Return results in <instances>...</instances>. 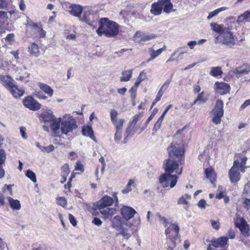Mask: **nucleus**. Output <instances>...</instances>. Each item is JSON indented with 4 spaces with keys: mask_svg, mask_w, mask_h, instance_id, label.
<instances>
[{
    "mask_svg": "<svg viewBox=\"0 0 250 250\" xmlns=\"http://www.w3.org/2000/svg\"><path fill=\"white\" fill-rule=\"evenodd\" d=\"M6 159V154L3 149H0V165H2Z\"/></svg>",
    "mask_w": 250,
    "mask_h": 250,
    "instance_id": "obj_54",
    "label": "nucleus"
},
{
    "mask_svg": "<svg viewBox=\"0 0 250 250\" xmlns=\"http://www.w3.org/2000/svg\"><path fill=\"white\" fill-rule=\"evenodd\" d=\"M179 241V238H167L166 244L167 248L170 250H173L176 247L177 242Z\"/></svg>",
    "mask_w": 250,
    "mask_h": 250,
    "instance_id": "obj_31",
    "label": "nucleus"
},
{
    "mask_svg": "<svg viewBox=\"0 0 250 250\" xmlns=\"http://www.w3.org/2000/svg\"><path fill=\"white\" fill-rule=\"evenodd\" d=\"M114 202L112 198L108 196H104L100 200L97 202L96 209L102 214L104 219H108L116 213V209L114 208H107L111 206Z\"/></svg>",
    "mask_w": 250,
    "mask_h": 250,
    "instance_id": "obj_2",
    "label": "nucleus"
},
{
    "mask_svg": "<svg viewBox=\"0 0 250 250\" xmlns=\"http://www.w3.org/2000/svg\"><path fill=\"white\" fill-rule=\"evenodd\" d=\"M250 72V66L243 64L232 70L230 73L239 77L242 75L247 74Z\"/></svg>",
    "mask_w": 250,
    "mask_h": 250,
    "instance_id": "obj_18",
    "label": "nucleus"
},
{
    "mask_svg": "<svg viewBox=\"0 0 250 250\" xmlns=\"http://www.w3.org/2000/svg\"><path fill=\"white\" fill-rule=\"evenodd\" d=\"M8 200L10 204V207L14 210H19L21 208V204L20 201L17 199H14L11 197H8Z\"/></svg>",
    "mask_w": 250,
    "mask_h": 250,
    "instance_id": "obj_30",
    "label": "nucleus"
},
{
    "mask_svg": "<svg viewBox=\"0 0 250 250\" xmlns=\"http://www.w3.org/2000/svg\"><path fill=\"white\" fill-rule=\"evenodd\" d=\"M133 126L132 125H131L130 124V125H129V126L128 127L126 128V130H125V135H126V136H133L135 133V131H133Z\"/></svg>",
    "mask_w": 250,
    "mask_h": 250,
    "instance_id": "obj_51",
    "label": "nucleus"
},
{
    "mask_svg": "<svg viewBox=\"0 0 250 250\" xmlns=\"http://www.w3.org/2000/svg\"><path fill=\"white\" fill-rule=\"evenodd\" d=\"M171 78L170 79H168V80H167L165 82V83L163 84V85L162 86V87H161V88L160 89H162V90H165L166 89H167L170 82H171Z\"/></svg>",
    "mask_w": 250,
    "mask_h": 250,
    "instance_id": "obj_63",
    "label": "nucleus"
},
{
    "mask_svg": "<svg viewBox=\"0 0 250 250\" xmlns=\"http://www.w3.org/2000/svg\"><path fill=\"white\" fill-rule=\"evenodd\" d=\"M208 100V98L205 97L203 92L200 93L197 97L196 99L193 101V104H201L205 103Z\"/></svg>",
    "mask_w": 250,
    "mask_h": 250,
    "instance_id": "obj_34",
    "label": "nucleus"
},
{
    "mask_svg": "<svg viewBox=\"0 0 250 250\" xmlns=\"http://www.w3.org/2000/svg\"><path fill=\"white\" fill-rule=\"evenodd\" d=\"M96 32L100 36L104 34L107 37H114L119 33V26L115 21H109L107 18H102Z\"/></svg>",
    "mask_w": 250,
    "mask_h": 250,
    "instance_id": "obj_1",
    "label": "nucleus"
},
{
    "mask_svg": "<svg viewBox=\"0 0 250 250\" xmlns=\"http://www.w3.org/2000/svg\"><path fill=\"white\" fill-rule=\"evenodd\" d=\"M141 114L138 113L136 114L135 116H133L132 120L131 122L130 123L131 125H132L133 127H134L135 125L136 124L137 122L140 120L141 118Z\"/></svg>",
    "mask_w": 250,
    "mask_h": 250,
    "instance_id": "obj_52",
    "label": "nucleus"
},
{
    "mask_svg": "<svg viewBox=\"0 0 250 250\" xmlns=\"http://www.w3.org/2000/svg\"><path fill=\"white\" fill-rule=\"evenodd\" d=\"M97 20V16L88 11L85 12L84 13L82 19L83 21L88 23L89 25L94 27L96 25Z\"/></svg>",
    "mask_w": 250,
    "mask_h": 250,
    "instance_id": "obj_16",
    "label": "nucleus"
},
{
    "mask_svg": "<svg viewBox=\"0 0 250 250\" xmlns=\"http://www.w3.org/2000/svg\"><path fill=\"white\" fill-rule=\"evenodd\" d=\"M161 4L162 8L163 7L164 11L166 13H169L171 12L174 11L175 9H173V4L170 1V0H158Z\"/></svg>",
    "mask_w": 250,
    "mask_h": 250,
    "instance_id": "obj_22",
    "label": "nucleus"
},
{
    "mask_svg": "<svg viewBox=\"0 0 250 250\" xmlns=\"http://www.w3.org/2000/svg\"><path fill=\"white\" fill-rule=\"evenodd\" d=\"M40 117L44 123H51L50 128L54 132H58L60 129L61 118H56L50 109L43 111L41 114Z\"/></svg>",
    "mask_w": 250,
    "mask_h": 250,
    "instance_id": "obj_3",
    "label": "nucleus"
},
{
    "mask_svg": "<svg viewBox=\"0 0 250 250\" xmlns=\"http://www.w3.org/2000/svg\"><path fill=\"white\" fill-rule=\"evenodd\" d=\"M168 155L170 158L175 157L179 161L184 153V146L181 141H174L167 147Z\"/></svg>",
    "mask_w": 250,
    "mask_h": 250,
    "instance_id": "obj_4",
    "label": "nucleus"
},
{
    "mask_svg": "<svg viewBox=\"0 0 250 250\" xmlns=\"http://www.w3.org/2000/svg\"><path fill=\"white\" fill-rule=\"evenodd\" d=\"M226 9H227V7H222L220 8H218V9L214 10L213 11L210 12L209 13L208 16L207 17V19L208 20H210L213 17L217 15L220 12L225 11Z\"/></svg>",
    "mask_w": 250,
    "mask_h": 250,
    "instance_id": "obj_38",
    "label": "nucleus"
},
{
    "mask_svg": "<svg viewBox=\"0 0 250 250\" xmlns=\"http://www.w3.org/2000/svg\"><path fill=\"white\" fill-rule=\"evenodd\" d=\"M77 127L76 121L72 118L62 120L61 119L60 129L62 134L67 135L69 133L72 132Z\"/></svg>",
    "mask_w": 250,
    "mask_h": 250,
    "instance_id": "obj_6",
    "label": "nucleus"
},
{
    "mask_svg": "<svg viewBox=\"0 0 250 250\" xmlns=\"http://www.w3.org/2000/svg\"><path fill=\"white\" fill-rule=\"evenodd\" d=\"M75 170H80L82 172L83 171L84 167L81 164L80 162H77L76 164V166L75 167Z\"/></svg>",
    "mask_w": 250,
    "mask_h": 250,
    "instance_id": "obj_61",
    "label": "nucleus"
},
{
    "mask_svg": "<svg viewBox=\"0 0 250 250\" xmlns=\"http://www.w3.org/2000/svg\"><path fill=\"white\" fill-rule=\"evenodd\" d=\"M38 86L43 92L48 95L49 97H51L53 96L54 90L50 86L43 83H39Z\"/></svg>",
    "mask_w": 250,
    "mask_h": 250,
    "instance_id": "obj_23",
    "label": "nucleus"
},
{
    "mask_svg": "<svg viewBox=\"0 0 250 250\" xmlns=\"http://www.w3.org/2000/svg\"><path fill=\"white\" fill-rule=\"evenodd\" d=\"M29 50L31 54L36 57L39 55V49L38 46L35 43H32L29 47Z\"/></svg>",
    "mask_w": 250,
    "mask_h": 250,
    "instance_id": "obj_35",
    "label": "nucleus"
},
{
    "mask_svg": "<svg viewBox=\"0 0 250 250\" xmlns=\"http://www.w3.org/2000/svg\"><path fill=\"white\" fill-rule=\"evenodd\" d=\"M146 79V73L143 71L140 73V74L138 78H137V80L140 82L141 83L144 81Z\"/></svg>",
    "mask_w": 250,
    "mask_h": 250,
    "instance_id": "obj_56",
    "label": "nucleus"
},
{
    "mask_svg": "<svg viewBox=\"0 0 250 250\" xmlns=\"http://www.w3.org/2000/svg\"><path fill=\"white\" fill-rule=\"evenodd\" d=\"M179 227L177 224L173 223L166 229L165 233L167 238H179Z\"/></svg>",
    "mask_w": 250,
    "mask_h": 250,
    "instance_id": "obj_14",
    "label": "nucleus"
},
{
    "mask_svg": "<svg viewBox=\"0 0 250 250\" xmlns=\"http://www.w3.org/2000/svg\"><path fill=\"white\" fill-rule=\"evenodd\" d=\"M210 26L211 29L214 32L220 33V34L223 32L224 29L223 25L218 24L215 22H211L210 24Z\"/></svg>",
    "mask_w": 250,
    "mask_h": 250,
    "instance_id": "obj_37",
    "label": "nucleus"
},
{
    "mask_svg": "<svg viewBox=\"0 0 250 250\" xmlns=\"http://www.w3.org/2000/svg\"><path fill=\"white\" fill-rule=\"evenodd\" d=\"M82 133L83 136L89 137L91 139L96 141L93 134L92 128L90 126H84L82 129Z\"/></svg>",
    "mask_w": 250,
    "mask_h": 250,
    "instance_id": "obj_29",
    "label": "nucleus"
},
{
    "mask_svg": "<svg viewBox=\"0 0 250 250\" xmlns=\"http://www.w3.org/2000/svg\"><path fill=\"white\" fill-rule=\"evenodd\" d=\"M122 138V131L121 130H115V133L114 135V140L115 142L118 143L120 142Z\"/></svg>",
    "mask_w": 250,
    "mask_h": 250,
    "instance_id": "obj_53",
    "label": "nucleus"
},
{
    "mask_svg": "<svg viewBox=\"0 0 250 250\" xmlns=\"http://www.w3.org/2000/svg\"><path fill=\"white\" fill-rule=\"evenodd\" d=\"M121 212L124 218L126 220L132 218L136 213V211L133 208L128 206H124L121 209Z\"/></svg>",
    "mask_w": 250,
    "mask_h": 250,
    "instance_id": "obj_17",
    "label": "nucleus"
},
{
    "mask_svg": "<svg viewBox=\"0 0 250 250\" xmlns=\"http://www.w3.org/2000/svg\"><path fill=\"white\" fill-rule=\"evenodd\" d=\"M132 233L133 232L130 229L125 228H122L119 232V234H121L125 240L128 239Z\"/></svg>",
    "mask_w": 250,
    "mask_h": 250,
    "instance_id": "obj_32",
    "label": "nucleus"
},
{
    "mask_svg": "<svg viewBox=\"0 0 250 250\" xmlns=\"http://www.w3.org/2000/svg\"><path fill=\"white\" fill-rule=\"evenodd\" d=\"M243 205L247 210L250 209V199L246 198L243 203Z\"/></svg>",
    "mask_w": 250,
    "mask_h": 250,
    "instance_id": "obj_64",
    "label": "nucleus"
},
{
    "mask_svg": "<svg viewBox=\"0 0 250 250\" xmlns=\"http://www.w3.org/2000/svg\"><path fill=\"white\" fill-rule=\"evenodd\" d=\"M178 52V50H175L174 52L171 55L170 57L167 60V62H172L174 61H178L179 59H181L182 58V55L184 54L183 52H181L178 57L176 59L173 58V56L176 54V53Z\"/></svg>",
    "mask_w": 250,
    "mask_h": 250,
    "instance_id": "obj_46",
    "label": "nucleus"
},
{
    "mask_svg": "<svg viewBox=\"0 0 250 250\" xmlns=\"http://www.w3.org/2000/svg\"><path fill=\"white\" fill-rule=\"evenodd\" d=\"M158 112V109L157 108H154L151 113V114L150 115V116L148 118L146 121V124L148 125L149 123V122L153 118L154 116L156 115V114Z\"/></svg>",
    "mask_w": 250,
    "mask_h": 250,
    "instance_id": "obj_59",
    "label": "nucleus"
},
{
    "mask_svg": "<svg viewBox=\"0 0 250 250\" xmlns=\"http://www.w3.org/2000/svg\"><path fill=\"white\" fill-rule=\"evenodd\" d=\"M178 163H181V160L179 161L178 159L175 160L174 158H169V159L166 160L164 162L165 170L167 173H172L173 172L177 173L179 174H181L182 172V169L179 168Z\"/></svg>",
    "mask_w": 250,
    "mask_h": 250,
    "instance_id": "obj_7",
    "label": "nucleus"
},
{
    "mask_svg": "<svg viewBox=\"0 0 250 250\" xmlns=\"http://www.w3.org/2000/svg\"><path fill=\"white\" fill-rule=\"evenodd\" d=\"M197 206L201 209H204L207 206V204L204 199H201L198 202Z\"/></svg>",
    "mask_w": 250,
    "mask_h": 250,
    "instance_id": "obj_58",
    "label": "nucleus"
},
{
    "mask_svg": "<svg viewBox=\"0 0 250 250\" xmlns=\"http://www.w3.org/2000/svg\"><path fill=\"white\" fill-rule=\"evenodd\" d=\"M210 222L211 223V226L213 229H214L216 230L219 229L220 228V222L219 221L211 220Z\"/></svg>",
    "mask_w": 250,
    "mask_h": 250,
    "instance_id": "obj_57",
    "label": "nucleus"
},
{
    "mask_svg": "<svg viewBox=\"0 0 250 250\" xmlns=\"http://www.w3.org/2000/svg\"><path fill=\"white\" fill-rule=\"evenodd\" d=\"M0 82L7 89L12 88L15 84L14 80L9 75L0 74Z\"/></svg>",
    "mask_w": 250,
    "mask_h": 250,
    "instance_id": "obj_15",
    "label": "nucleus"
},
{
    "mask_svg": "<svg viewBox=\"0 0 250 250\" xmlns=\"http://www.w3.org/2000/svg\"><path fill=\"white\" fill-rule=\"evenodd\" d=\"M229 176L230 181L232 183L237 182L240 179L239 173V161L236 160L233 165L229 171Z\"/></svg>",
    "mask_w": 250,
    "mask_h": 250,
    "instance_id": "obj_11",
    "label": "nucleus"
},
{
    "mask_svg": "<svg viewBox=\"0 0 250 250\" xmlns=\"http://www.w3.org/2000/svg\"><path fill=\"white\" fill-rule=\"evenodd\" d=\"M250 17V12L249 11H246L238 17L237 22L238 23H240L244 21L250 22V20H249Z\"/></svg>",
    "mask_w": 250,
    "mask_h": 250,
    "instance_id": "obj_33",
    "label": "nucleus"
},
{
    "mask_svg": "<svg viewBox=\"0 0 250 250\" xmlns=\"http://www.w3.org/2000/svg\"><path fill=\"white\" fill-rule=\"evenodd\" d=\"M190 198V196L188 194H185L182 196L178 200V203L180 205H187L188 201L187 200L189 199Z\"/></svg>",
    "mask_w": 250,
    "mask_h": 250,
    "instance_id": "obj_47",
    "label": "nucleus"
},
{
    "mask_svg": "<svg viewBox=\"0 0 250 250\" xmlns=\"http://www.w3.org/2000/svg\"><path fill=\"white\" fill-rule=\"evenodd\" d=\"M222 73V71L220 67H214L211 68L210 74L211 76L214 77H217L221 75Z\"/></svg>",
    "mask_w": 250,
    "mask_h": 250,
    "instance_id": "obj_41",
    "label": "nucleus"
},
{
    "mask_svg": "<svg viewBox=\"0 0 250 250\" xmlns=\"http://www.w3.org/2000/svg\"><path fill=\"white\" fill-rule=\"evenodd\" d=\"M177 182V176L176 175H171L170 173H164L159 177V183L164 188L169 186L173 188Z\"/></svg>",
    "mask_w": 250,
    "mask_h": 250,
    "instance_id": "obj_9",
    "label": "nucleus"
},
{
    "mask_svg": "<svg viewBox=\"0 0 250 250\" xmlns=\"http://www.w3.org/2000/svg\"><path fill=\"white\" fill-rule=\"evenodd\" d=\"M165 50V46L157 50H154L152 48H149L148 52H149L150 58L147 60V62L153 60L155 58L160 55Z\"/></svg>",
    "mask_w": 250,
    "mask_h": 250,
    "instance_id": "obj_25",
    "label": "nucleus"
},
{
    "mask_svg": "<svg viewBox=\"0 0 250 250\" xmlns=\"http://www.w3.org/2000/svg\"><path fill=\"white\" fill-rule=\"evenodd\" d=\"M112 226L116 229L119 228L122 224V220L121 217L116 215L111 220Z\"/></svg>",
    "mask_w": 250,
    "mask_h": 250,
    "instance_id": "obj_36",
    "label": "nucleus"
},
{
    "mask_svg": "<svg viewBox=\"0 0 250 250\" xmlns=\"http://www.w3.org/2000/svg\"><path fill=\"white\" fill-rule=\"evenodd\" d=\"M8 90L15 98L21 97V96H23L24 93V91L19 89L18 86L16 84H15L13 87L10 88Z\"/></svg>",
    "mask_w": 250,
    "mask_h": 250,
    "instance_id": "obj_26",
    "label": "nucleus"
},
{
    "mask_svg": "<svg viewBox=\"0 0 250 250\" xmlns=\"http://www.w3.org/2000/svg\"><path fill=\"white\" fill-rule=\"evenodd\" d=\"M134 186H135L134 181L133 180L130 179L128 181V182L126 186V188L122 190V193L124 194H126V193H128L132 190L131 187H134Z\"/></svg>",
    "mask_w": 250,
    "mask_h": 250,
    "instance_id": "obj_40",
    "label": "nucleus"
},
{
    "mask_svg": "<svg viewBox=\"0 0 250 250\" xmlns=\"http://www.w3.org/2000/svg\"><path fill=\"white\" fill-rule=\"evenodd\" d=\"M162 11V6L160 2L158 1L157 2L153 3L151 5L150 12L154 15H159L161 14Z\"/></svg>",
    "mask_w": 250,
    "mask_h": 250,
    "instance_id": "obj_24",
    "label": "nucleus"
},
{
    "mask_svg": "<svg viewBox=\"0 0 250 250\" xmlns=\"http://www.w3.org/2000/svg\"><path fill=\"white\" fill-rule=\"evenodd\" d=\"M223 102L221 100H217L214 108L212 110V121L216 125L220 124L221 118L224 115Z\"/></svg>",
    "mask_w": 250,
    "mask_h": 250,
    "instance_id": "obj_8",
    "label": "nucleus"
},
{
    "mask_svg": "<svg viewBox=\"0 0 250 250\" xmlns=\"http://www.w3.org/2000/svg\"><path fill=\"white\" fill-rule=\"evenodd\" d=\"M235 226L238 228L242 234L245 236H249L250 235V229L246 221L244 218H238L235 221Z\"/></svg>",
    "mask_w": 250,
    "mask_h": 250,
    "instance_id": "obj_12",
    "label": "nucleus"
},
{
    "mask_svg": "<svg viewBox=\"0 0 250 250\" xmlns=\"http://www.w3.org/2000/svg\"><path fill=\"white\" fill-rule=\"evenodd\" d=\"M57 202L58 205L61 206L62 207H64L66 205L67 202L66 199L62 197H59L57 199Z\"/></svg>",
    "mask_w": 250,
    "mask_h": 250,
    "instance_id": "obj_55",
    "label": "nucleus"
},
{
    "mask_svg": "<svg viewBox=\"0 0 250 250\" xmlns=\"http://www.w3.org/2000/svg\"><path fill=\"white\" fill-rule=\"evenodd\" d=\"M8 13L3 11H0V19L5 20L9 18Z\"/></svg>",
    "mask_w": 250,
    "mask_h": 250,
    "instance_id": "obj_62",
    "label": "nucleus"
},
{
    "mask_svg": "<svg viewBox=\"0 0 250 250\" xmlns=\"http://www.w3.org/2000/svg\"><path fill=\"white\" fill-rule=\"evenodd\" d=\"M26 176L33 182L36 183L37 182L36 174L32 171L28 170L26 172Z\"/></svg>",
    "mask_w": 250,
    "mask_h": 250,
    "instance_id": "obj_48",
    "label": "nucleus"
},
{
    "mask_svg": "<svg viewBox=\"0 0 250 250\" xmlns=\"http://www.w3.org/2000/svg\"><path fill=\"white\" fill-rule=\"evenodd\" d=\"M8 65V62L7 61H3L2 59L0 58V69L3 70Z\"/></svg>",
    "mask_w": 250,
    "mask_h": 250,
    "instance_id": "obj_60",
    "label": "nucleus"
},
{
    "mask_svg": "<svg viewBox=\"0 0 250 250\" xmlns=\"http://www.w3.org/2000/svg\"><path fill=\"white\" fill-rule=\"evenodd\" d=\"M236 26L235 25V22H230L228 24L227 27H224V29L223 30V31L226 32H232L233 31L236 30Z\"/></svg>",
    "mask_w": 250,
    "mask_h": 250,
    "instance_id": "obj_43",
    "label": "nucleus"
},
{
    "mask_svg": "<svg viewBox=\"0 0 250 250\" xmlns=\"http://www.w3.org/2000/svg\"><path fill=\"white\" fill-rule=\"evenodd\" d=\"M205 172L207 177L209 179L212 184H213L216 178L214 169L212 167H208L205 169Z\"/></svg>",
    "mask_w": 250,
    "mask_h": 250,
    "instance_id": "obj_27",
    "label": "nucleus"
},
{
    "mask_svg": "<svg viewBox=\"0 0 250 250\" xmlns=\"http://www.w3.org/2000/svg\"><path fill=\"white\" fill-rule=\"evenodd\" d=\"M228 238L225 236L220 237L217 239H214L211 241L212 245L216 248L224 247L228 243Z\"/></svg>",
    "mask_w": 250,
    "mask_h": 250,
    "instance_id": "obj_20",
    "label": "nucleus"
},
{
    "mask_svg": "<svg viewBox=\"0 0 250 250\" xmlns=\"http://www.w3.org/2000/svg\"><path fill=\"white\" fill-rule=\"evenodd\" d=\"M69 9L70 14L73 16L77 17H80L83 11V7L77 4H71L70 5Z\"/></svg>",
    "mask_w": 250,
    "mask_h": 250,
    "instance_id": "obj_21",
    "label": "nucleus"
},
{
    "mask_svg": "<svg viewBox=\"0 0 250 250\" xmlns=\"http://www.w3.org/2000/svg\"><path fill=\"white\" fill-rule=\"evenodd\" d=\"M157 37V35L153 33H146L141 31H137L134 35L133 38L137 42H146L150 40H153Z\"/></svg>",
    "mask_w": 250,
    "mask_h": 250,
    "instance_id": "obj_10",
    "label": "nucleus"
},
{
    "mask_svg": "<svg viewBox=\"0 0 250 250\" xmlns=\"http://www.w3.org/2000/svg\"><path fill=\"white\" fill-rule=\"evenodd\" d=\"M62 171L64 178L63 182H65L66 180V177L69 173V166L68 164H65L62 167Z\"/></svg>",
    "mask_w": 250,
    "mask_h": 250,
    "instance_id": "obj_44",
    "label": "nucleus"
},
{
    "mask_svg": "<svg viewBox=\"0 0 250 250\" xmlns=\"http://www.w3.org/2000/svg\"><path fill=\"white\" fill-rule=\"evenodd\" d=\"M41 150L43 152L49 153L54 150V146L52 145H50L47 146L41 147Z\"/></svg>",
    "mask_w": 250,
    "mask_h": 250,
    "instance_id": "obj_50",
    "label": "nucleus"
},
{
    "mask_svg": "<svg viewBox=\"0 0 250 250\" xmlns=\"http://www.w3.org/2000/svg\"><path fill=\"white\" fill-rule=\"evenodd\" d=\"M178 52V50H175L174 52L171 55L170 57L167 60V62H172L174 61H178L179 59H181L182 58V55L184 54L183 52H181L178 57L176 59L173 58V56L176 54V53Z\"/></svg>",
    "mask_w": 250,
    "mask_h": 250,
    "instance_id": "obj_45",
    "label": "nucleus"
},
{
    "mask_svg": "<svg viewBox=\"0 0 250 250\" xmlns=\"http://www.w3.org/2000/svg\"><path fill=\"white\" fill-rule=\"evenodd\" d=\"M156 216L158 218L159 222L164 225L165 227L167 228L168 227V220L164 216H162L160 213H157Z\"/></svg>",
    "mask_w": 250,
    "mask_h": 250,
    "instance_id": "obj_42",
    "label": "nucleus"
},
{
    "mask_svg": "<svg viewBox=\"0 0 250 250\" xmlns=\"http://www.w3.org/2000/svg\"><path fill=\"white\" fill-rule=\"evenodd\" d=\"M215 85L217 92L221 95L225 94L230 90V86L225 83L217 82Z\"/></svg>",
    "mask_w": 250,
    "mask_h": 250,
    "instance_id": "obj_19",
    "label": "nucleus"
},
{
    "mask_svg": "<svg viewBox=\"0 0 250 250\" xmlns=\"http://www.w3.org/2000/svg\"><path fill=\"white\" fill-rule=\"evenodd\" d=\"M118 112L115 109H111L110 111V115L111 118V122L113 123L117 120V117L118 116Z\"/></svg>",
    "mask_w": 250,
    "mask_h": 250,
    "instance_id": "obj_49",
    "label": "nucleus"
},
{
    "mask_svg": "<svg viewBox=\"0 0 250 250\" xmlns=\"http://www.w3.org/2000/svg\"><path fill=\"white\" fill-rule=\"evenodd\" d=\"M125 121L124 119H120L118 120H117L114 122H113V124L115 127V130H121L123 128V125L125 123Z\"/></svg>",
    "mask_w": 250,
    "mask_h": 250,
    "instance_id": "obj_39",
    "label": "nucleus"
},
{
    "mask_svg": "<svg viewBox=\"0 0 250 250\" xmlns=\"http://www.w3.org/2000/svg\"><path fill=\"white\" fill-rule=\"evenodd\" d=\"M24 106L33 111H37L41 108V104L31 96H27L23 100Z\"/></svg>",
    "mask_w": 250,
    "mask_h": 250,
    "instance_id": "obj_13",
    "label": "nucleus"
},
{
    "mask_svg": "<svg viewBox=\"0 0 250 250\" xmlns=\"http://www.w3.org/2000/svg\"><path fill=\"white\" fill-rule=\"evenodd\" d=\"M133 71L131 69L124 70L122 72V76L120 77V81L121 82H127L132 77Z\"/></svg>",
    "mask_w": 250,
    "mask_h": 250,
    "instance_id": "obj_28",
    "label": "nucleus"
},
{
    "mask_svg": "<svg viewBox=\"0 0 250 250\" xmlns=\"http://www.w3.org/2000/svg\"><path fill=\"white\" fill-rule=\"evenodd\" d=\"M215 43L223 44L229 47H231L235 44V41L232 32L223 31L215 38Z\"/></svg>",
    "mask_w": 250,
    "mask_h": 250,
    "instance_id": "obj_5",
    "label": "nucleus"
}]
</instances>
